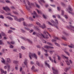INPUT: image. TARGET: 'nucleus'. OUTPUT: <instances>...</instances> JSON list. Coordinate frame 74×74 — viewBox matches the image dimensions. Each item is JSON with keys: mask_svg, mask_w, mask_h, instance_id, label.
I'll use <instances>...</instances> for the list:
<instances>
[{"mask_svg": "<svg viewBox=\"0 0 74 74\" xmlns=\"http://www.w3.org/2000/svg\"><path fill=\"white\" fill-rule=\"evenodd\" d=\"M23 63L24 64H25V65H26V64H27V60H25V61Z\"/></svg>", "mask_w": 74, "mask_h": 74, "instance_id": "aec40b11", "label": "nucleus"}, {"mask_svg": "<svg viewBox=\"0 0 74 74\" xmlns=\"http://www.w3.org/2000/svg\"><path fill=\"white\" fill-rule=\"evenodd\" d=\"M55 22L56 23V25H58V20L57 19H55Z\"/></svg>", "mask_w": 74, "mask_h": 74, "instance_id": "bb28decb", "label": "nucleus"}, {"mask_svg": "<svg viewBox=\"0 0 74 74\" xmlns=\"http://www.w3.org/2000/svg\"><path fill=\"white\" fill-rule=\"evenodd\" d=\"M21 38L23 40H27V41H28V42H29V43H30V44H32L33 43V42H32V41L30 40V39H26V38H24L23 37H22Z\"/></svg>", "mask_w": 74, "mask_h": 74, "instance_id": "7ed1b4c3", "label": "nucleus"}, {"mask_svg": "<svg viewBox=\"0 0 74 74\" xmlns=\"http://www.w3.org/2000/svg\"><path fill=\"white\" fill-rule=\"evenodd\" d=\"M0 70L1 73H3V74H7L6 71H4V70H3L2 69H0Z\"/></svg>", "mask_w": 74, "mask_h": 74, "instance_id": "0eeeda50", "label": "nucleus"}, {"mask_svg": "<svg viewBox=\"0 0 74 74\" xmlns=\"http://www.w3.org/2000/svg\"><path fill=\"white\" fill-rule=\"evenodd\" d=\"M6 18H8V19H9L10 20V21H12L13 20V19L11 18V17H10V16H7L6 17Z\"/></svg>", "mask_w": 74, "mask_h": 74, "instance_id": "dca6fc26", "label": "nucleus"}, {"mask_svg": "<svg viewBox=\"0 0 74 74\" xmlns=\"http://www.w3.org/2000/svg\"><path fill=\"white\" fill-rule=\"evenodd\" d=\"M51 22H52V23H53V24H54V23H55V21L52 20H51Z\"/></svg>", "mask_w": 74, "mask_h": 74, "instance_id": "09e8293b", "label": "nucleus"}, {"mask_svg": "<svg viewBox=\"0 0 74 74\" xmlns=\"http://www.w3.org/2000/svg\"><path fill=\"white\" fill-rule=\"evenodd\" d=\"M55 44L56 45H57V46H58V47H60V46L59 45V44H58L57 43H55Z\"/></svg>", "mask_w": 74, "mask_h": 74, "instance_id": "393cba45", "label": "nucleus"}, {"mask_svg": "<svg viewBox=\"0 0 74 74\" xmlns=\"http://www.w3.org/2000/svg\"><path fill=\"white\" fill-rule=\"evenodd\" d=\"M54 59L53 62L54 63H56V59H55V57H53Z\"/></svg>", "mask_w": 74, "mask_h": 74, "instance_id": "b1692460", "label": "nucleus"}, {"mask_svg": "<svg viewBox=\"0 0 74 74\" xmlns=\"http://www.w3.org/2000/svg\"><path fill=\"white\" fill-rule=\"evenodd\" d=\"M52 70L53 71V73L54 74H58V71L57 70L55 69L52 67Z\"/></svg>", "mask_w": 74, "mask_h": 74, "instance_id": "20e7f679", "label": "nucleus"}, {"mask_svg": "<svg viewBox=\"0 0 74 74\" xmlns=\"http://www.w3.org/2000/svg\"><path fill=\"white\" fill-rule=\"evenodd\" d=\"M12 16H13V17H14V19L15 20V21H18L19 20V19H18L17 18V17L16 16H14V15H12Z\"/></svg>", "mask_w": 74, "mask_h": 74, "instance_id": "4468645a", "label": "nucleus"}, {"mask_svg": "<svg viewBox=\"0 0 74 74\" xmlns=\"http://www.w3.org/2000/svg\"><path fill=\"white\" fill-rule=\"evenodd\" d=\"M58 56V60H60L61 58H60V57L59 56Z\"/></svg>", "mask_w": 74, "mask_h": 74, "instance_id": "0e129e2a", "label": "nucleus"}, {"mask_svg": "<svg viewBox=\"0 0 74 74\" xmlns=\"http://www.w3.org/2000/svg\"><path fill=\"white\" fill-rule=\"evenodd\" d=\"M61 4L63 6V7H66V5H65L63 3L61 2Z\"/></svg>", "mask_w": 74, "mask_h": 74, "instance_id": "5701e85b", "label": "nucleus"}, {"mask_svg": "<svg viewBox=\"0 0 74 74\" xmlns=\"http://www.w3.org/2000/svg\"><path fill=\"white\" fill-rule=\"evenodd\" d=\"M21 31L22 33H26V31L24 30L23 29H21Z\"/></svg>", "mask_w": 74, "mask_h": 74, "instance_id": "a878e982", "label": "nucleus"}, {"mask_svg": "<svg viewBox=\"0 0 74 74\" xmlns=\"http://www.w3.org/2000/svg\"><path fill=\"white\" fill-rule=\"evenodd\" d=\"M11 8L13 10H14V9H15V8L13 6H12L11 7Z\"/></svg>", "mask_w": 74, "mask_h": 74, "instance_id": "774afa93", "label": "nucleus"}, {"mask_svg": "<svg viewBox=\"0 0 74 74\" xmlns=\"http://www.w3.org/2000/svg\"><path fill=\"white\" fill-rule=\"evenodd\" d=\"M34 14L36 16H37V13H36V12L34 11Z\"/></svg>", "mask_w": 74, "mask_h": 74, "instance_id": "cd10ccee", "label": "nucleus"}, {"mask_svg": "<svg viewBox=\"0 0 74 74\" xmlns=\"http://www.w3.org/2000/svg\"><path fill=\"white\" fill-rule=\"evenodd\" d=\"M42 48V49H43L44 50L45 52H46V53H47V50H45L44 49V48Z\"/></svg>", "mask_w": 74, "mask_h": 74, "instance_id": "864d4df0", "label": "nucleus"}, {"mask_svg": "<svg viewBox=\"0 0 74 74\" xmlns=\"http://www.w3.org/2000/svg\"><path fill=\"white\" fill-rule=\"evenodd\" d=\"M3 44L4 43H3V42L2 41L0 40V44L1 45L2 44Z\"/></svg>", "mask_w": 74, "mask_h": 74, "instance_id": "a19ab883", "label": "nucleus"}, {"mask_svg": "<svg viewBox=\"0 0 74 74\" xmlns=\"http://www.w3.org/2000/svg\"><path fill=\"white\" fill-rule=\"evenodd\" d=\"M64 58H65V59H66V60H68V57H66V56H64L63 57Z\"/></svg>", "mask_w": 74, "mask_h": 74, "instance_id": "37998d69", "label": "nucleus"}, {"mask_svg": "<svg viewBox=\"0 0 74 74\" xmlns=\"http://www.w3.org/2000/svg\"><path fill=\"white\" fill-rule=\"evenodd\" d=\"M6 3H10V4L11 3V2L9 1H6Z\"/></svg>", "mask_w": 74, "mask_h": 74, "instance_id": "4c0bfd02", "label": "nucleus"}, {"mask_svg": "<svg viewBox=\"0 0 74 74\" xmlns=\"http://www.w3.org/2000/svg\"><path fill=\"white\" fill-rule=\"evenodd\" d=\"M40 36H41V37H42L43 38H45V36H44V35H43L42 34H40Z\"/></svg>", "mask_w": 74, "mask_h": 74, "instance_id": "58836bf2", "label": "nucleus"}, {"mask_svg": "<svg viewBox=\"0 0 74 74\" xmlns=\"http://www.w3.org/2000/svg\"><path fill=\"white\" fill-rule=\"evenodd\" d=\"M24 3V4L25 5V6L26 8V9L27 10H28L29 11H31V10H30V8H31V6H32L34 5V4L33 3H32L30 2H29V1H27V4H28V5H29V6L28 7L27 6V5L26 4V3L25 2V0H24L23 1Z\"/></svg>", "mask_w": 74, "mask_h": 74, "instance_id": "f257e3e1", "label": "nucleus"}, {"mask_svg": "<svg viewBox=\"0 0 74 74\" xmlns=\"http://www.w3.org/2000/svg\"><path fill=\"white\" fill-rule=\"evenodd\" d=\"M0 18H1V19H4V18L3 17V16L1 15L0 16Z\"/></svg>", "mask_w": 74, "mask_h": 74, "instance_id": "5fc2aeb1", "label": "nucleus"}, {"mask_svg": "<svg viewBox=\"0 0 74 74\" xmlns=\"http://www.w3.org/2000/svg\"><path fill=\"white\" fill-rule=\"evenodd\" d=\"M44 48H47V49H49V48L50 49H53V48H54L53 47L49 46H45L44 47Z\"/></svg>", "mask_w": 74, "mask_h": 74, "instance_id": "39448f33", "label": "nucleus"}, {"mask_svg": "<svg viewBox=\"0 0 74 74\" xmlns=\"http://www.w3.org/2000/svg\"><path fill=\"white\" fill-rule=\"evenodd\" d=\"M3 59V60H2L1 62L3 63H5V60H4L3 59Z\"/></svg>", "mask_w": 74, "mask_h": 74, "instance_id": "603ef678", "label": "nucleus"}, {"mask_svg": "<svg viewBox=\"0 0 74 74\" xmlns=\"http://www.w3.org/2000/svg\"><path fill=\"white\" fill-rule=\"evenodd\" d=\"M24 28L25 29V30H30V29L29 28H27L26 27H25Z\"/></svg>", "mask_w": 74, "mask_h": 74, "instance_id": "13d9d810", "label": "nucleus"}, {"mask_svg": "<svg viewBox=\"0 0 74 74\" xmlns=\"http://www.w3.org/2000/svg\"><path fill=\"white\" fill-rule=\"evenodd\" d=\"M1 34H2L3 36H5V34L3 32L1 33Z\"/></svg>", "mask_w": 74, "mask_h": 74, "instance_id": "79ce46f5", "label": "nucleus"}, {"mask_svg": "<svg viewBox=\"0 0 74 74\" xmlns=\"http://www.w3.org/2000/svg\"><path fill=\"white\" fill-rule=\"evenodd\" d=\"M23 23V25L24 26H29V24H27V23H26L24 22Z\"/></svg>", "mask_w": 74, "mask_h": 74, "instance_id": "2eb2a0df", "label": "nucleus"}, {"mask_svg": "<svg viewBox=\"0 0 74 74\" xmlns=\"http://www.w3.org/2000/svg\"><path fill=\"white\" fill-rule=\"evenodd\" d=\"M29 19L30 20H31V21H33V18L32 17H30L29 18Z\"/></svg>", "mask_w": 74, "mask_h": 74, "instance_id": "4d7b16f0", "label": "nucleus"}, {"mask_svg": "<svg viewBox=\"0 0 74 74\" xmlns=\"http://www.w3.org/2000/svg\"><path fill=\"white\" fill-rule=\"evenodd\" d=\"M71 45H72V46H68L69 47V48H73V47H74V45H73V44H71Z\"/></svg>", "mask_w": 74, "mask_h": 74, "instance_id": "72a5a7b5", "label": "nucleus"}, {"mask_svg": "<svg viewBox=\"0 0 74 74\" xmlns=\"http://www.w3.org/2000/svg\"><path fill=\"white\" fill-rule=\"evenodd\" d=\"M64 52L66 53V54H67V55H68V56H69L70 55L69 54V53H68V52L66 51H64Z\"/></svg>", "mask_w": 74, "mask_h": 74, "instance_id": "c85d7f7f", "label": "nucleus"}, {"mask_svg": "<svg viewBox=\"0 0 74 74\" xmlns=\"http://www.w3.org/2000/svg\"><path fill=\"white\" fill-rule=\"evenodd\" d=\"M29 56H36V53H32L30 52H29Z\"/></svg>", "mask_w": 74, "mask_h": 74, "instance_id": "9b49d317", "label": "nucleus"}, {"mask_svg": "<svg viewBox=\"0 0 74 74\" xmlns=\"http://www.w3.org/2000/svg\"><path fill=\"white\" fill-rule=\"evenodd\" d=\"M36 6L37 7H38V8H40V6L39 5H38V4L36 3Z\"/></svg>", "mask_w": 74, "mask_h": 74, "instance_id": "a18cd8bd", "label": "nucleus"}, {"mask_svg": "<svg viewBox=\"0 0 74 74\" xmlns=\"http://www.w3.org/2000/svg\"><path fill=\"white\" fill-rule=\"evenodd\" d=\"M10 48H14V46L12 45H10Z\"/></svg>", "mask_w": 74, "mask_h": 74, "instance_id": "ea45409f", "label": "nucleus"}, {"mask_svg": "<svg viewBox=\"0 0 74 74\" xmlns=\"http://www.w3.org/2000/svg\"><path fill=\"white\" fill-rule=\"evenodd\" d=\"M62 11V15H64V11L63 10H61Z\"/></svg>", "mask_w": 74, "mask_h": 74, "instance_id": "49530a36", "label": "nucleus"}, {"mask_svg": "<svg viewBox=\"0 0 74 74\" xmlns=\"http://www.w3.org/2000/svg\"><path fill=\"white\" fill-rule=\"evenodd\" d=\"M24 19L23 18H20V19H18V21L20 22H21V21H24Z\"/></svg>", "mask_w": 74, "mask_h": 74, "instance_id": "6ab92c4d", "label": "nucleus"}, {"mask_svg": "<svg viewBox=\"0 0 74 74\" xmlns=\"http://www.w3.org/2000/svg\"><path fill=\"white\" fill-rule=\"evenodd\" d=\"M7 62L8 63H10L11 62V60L10 58H6Z\"/></svg>", "mask_w": 74, "mask_h": 74, "instance_id": "9d476101", "label": "nucleus"}, {"mask_svg": "<svg viewBox=\"0 0 74 74\" xmlns=\"http://www.w3.org/2000/svg\"><path fill=\"white\" fill-rule=\"evenodd\" d=\"M68 70V69H67V68H65V69L64 70L65 71V72H66Z\"/></svg>", "mask_w": 74, "mask_h": 74, "instance_id": "e2e57ef3", "label": "nucleus"}, {"mask_svg": "<svg viewBox=\"0 0 74 74\" xmlns=\"http://www.w3.org/2000/svg\"><path fill=\"white\" fill-rule=\"evenodd\" d=\"M37 12L38 13V14H42V12H41V11H39L38 10V9H37Z\"/></svg>", "mask_w": 74, "mask_h": 74, "instance_id": "4be33fe9", "label": "nucleus"}, {"mask_svg": "<svg viewBox=\"0 0 74 74\" xmlns=\"http://www.w3.org/2000/svg\"><path fill=\"white\" fill-rule=\"evenodd\" d=\"M55 52V51H49L50 53V54H52L53 53V52Z\"/></svg>", "mask_w": 74, "mask_h": 74, "instance_id": "7c9ffc66", "label": "nucleus"}, {"mask_svg": "<svg viewBox=\"0 0 74 74\" xmlns=\"http://www.w3.org/2000/svg\"><path fill=\"white\" fill-rule=\"evenodd\" d=\"M48 23L50 25H51L52 26H54V24H52V23H51L50 22H48Z\"/></svg>", "mask_w": 74, "mask_h": 74, "instance_id": "c756f323", "label": "nucleus"}, {"mask_svg": "<svg viewBox=\"0 0 74 74\" xmlns=\"http://www.w3.org/2000/svg\"><path fill=\"white\" fill-rule=\"evenodd\" d=\"M3 10H4L6 11H7V10L8 11H10V9L9 8L7 7H5V8L4 7H3Z\"/></svg>", "mask_w": 74, "mask_h": 74, "instance_id": "423d86ee", "label": "nucleus"}, {"mask_svg": "<svg viewBox=\"0 0 74 74\" xmlns=\"http://www.w3.org/2000/svg\"><path fill=\"white\" fill-rule=\"evenodd\" d=\"M29 25L30 27H32V26H33V25L32 24H31Z\"/></svg>", "mask_w": 74, "mask_h": 74, "instance_id": "338daca9", "label": "nucleus"}, {"mask_svg": "<svg viewBox=\"0 0 74 74\" xmlns=\"http://www.w3.org/2000/svg\"><path fill=\"white\" fill-rule=\"evenodd\" d=\"M8 70H10V65H8Z\"/></svg>", "mask_w": 74, "mask_h": 74, "instance_id": "c9c22d12", "label": "nucleus"}, {"mask_svg": "<svg viewBox=\"0 0 74 74\" xmlns=\"http://www.w3.org/2000/svg\"><path fill=\"white\" fill-rule=\"evenodd\" d=\"M47 29L49 31V32H52V29L50 28H48Z\"/></svg>", "mask_w": 74, "mask_h": 74, "instance_id": "e433bc0d", "label": "nucleus"}, {"mask_svg": "<svg viewBox=\"0 0 74 74\" xmlns=\"http://www.w3.org/2000/svg\"><path fill=\"white\" fill-rule=\"evenodd\" d=\"M69 27L71 28H72V29H74V27L72 26L71 25H70Z\"/></svg>", "mask_w": 74, "mask_h": 74, "instance_id": "de8ad7c7", "label": "nucleus"}, {"mask_svg": "<svg viewBox=\"0 0 74 74\" xmlns=\"http://www.w3.org/2000/svg\"><path fill=\"white\" fill-rule=\"evenodd\" d=\"M47 44H48V45H49L52 46V45L51 43H49V42H47Z\"/></svg>", "mask_w": 74, "mask_h": 74, "instance_id": "473e14b6", "label": "nucleus"}, {"mask_svg": "<svg viewBox=\"0 0 74 74\" xmlns=\"http://www.w3.org/2000/svg\"><path fill=\"white\" fill-rule=\"evenodd\" d=\"M62 39H63V40H66V38L64 36H63L62 37Z\"/></svg>", "mask_w": 74, "mask_h": 74, "instance_id": "c03bdc74", "label": "nucleus"}, {"mask_svg": "<svg viewBox=\"0 0 74 74\" xmlns=\"http://www.w3.org/2000/svg\"><path fill=\"white\" fill-rule=\"evenodd\" d=\"M33 57L34 58H35V59H37V56H29V58L30 59V60H32V57H33Z\"/></svg>", "mask_w": 74, "mask_h": 74, "instance_id": "f8f14e48", "label": "nucleus"}, {"mask_svg": "<svg viewBox=\"0 0 74 74\" xmlns=\"http://www.w3.org/2000/svg\"><path fill=\"white\" fill-rule=\"evenodd\" d=\"M46 32L47 33V34H49V36L50 37H51V35L49 34L48 32Z\"/></svg>", "mask_w": 74, "mask_h": 74, "instance_id": "3c124183", "label": "nucleus"}, {"mask_svg": "<svg viewBox=\"0 0 74 74\" xmlns=\"http://www.w3.org/2000/svg\"><path fill=\"white\" fill-rule=\"evenodd\" d=\"M45 65L47 66V67L49 68H50V65H49V64L47 63V61H45Z\"/></svg>", "mask_w": 74, "mask_h": 74, "instance_id": "ddd939ff", "label": "nucleus"}, {"mask_svg": "<svg viewBox=\"0 0 74 74\" xmlns=\"http://www.w3.org/2000/svg\"><path fill=\"white\" fill-rule=\"evenodd\" d=\"M47 32V31H44L43 32V34H44V36H45L46 38H48V36L46 34L47 32Z\"/></svg>", "mask_w": 74, "mask_h": 74, "instance_id": "1a4fd4ad", "label": "nucleus"}, {"mask_svg": "<svg viewBox=\"0 0 74 74\" xmlns=\"http://www.w3.org/2000/svg\"><path fill=\"white\" fill-rule=\"evenodd\" d=\"M11 43L12 44H15V42H14L12 41L11 42Z\"/></svg>", "mask_w": 74, "mask_h": 74, "instance_id": "052dcab7", "label": "nucleus"}, {"mask_svg": "<svg viewBox=\"0 0 74 74\" xmlns=\"http://www.w3.org/2000/svg\"><path fill=\"white\" fill-rule=\"evenodd\" d=\"M69 61L70 63L68 61H66L67 64L68 65H70V63H72V61L71 60H69Z\"/></svg>", "mask_w": 74, "mask_h": 74, "instance_id": "6e6552de", "label": "nucleus"}, {"mask_svg": "<svg viewBox=\"0 0 74 74\" xmlns=\"http://www.w3.org/2000/svg\"><path fill=\"white\" fill-rule=\"evenodd\" d=\"M36 25H38L40 27L42 28L43 29H45V28L46 27L45 26V24H44L43 26H42L41 24H40V23L38 22H36Z\"/></svg>", "mask_w": 74, "mask_h": 74, "instance_id": "f03ea898", "label": "nucleus"}, {"mask_svg": "<svg viewBox=\"0 0 74 74\" xmlns=\"http://www.w3.org/2000/svg\"><path fill=\"white\" fill-rule=\"evenodd\" d=\"M54 38H55V39H56V40H59V38H58L57 37H55Z\"/></svg>", "mask_w": 74, "mask_h": 74, "instance_id": "bf43d9fd", "label": "nucleus"}, {"mask_svg": "<svg viewBox=\"0 0 74 74\" xmlns=\"http://www.w3.org/2000/svg\"><path fill=\"white\" fill-rule=\"evenodd\" d=\"M12 31L11 30H9L8 32V33H9V34H11V33H12Z\"/></svg>", "mask_w": 74, "mask_h": 74, "instance_id": "2f4dec72", "label": "nucleus"}, {"mask_svg": "<svg viewBox=\"0 0 74 74\" xmlns=\"http://www.w3.org/2000/svg\"><path fill=\"white\" fill-rule=\"evenodd\" d=\"M13 12L14 13V14H16V15H18V13L16 12L13 11Z\"/></svg>", "mask_w": 74, "mask_h": 74, "instance_id": "f704fd0d", "label": "nucleus"}, {"mask_svg": "<svg viewBox=\"0 0 74 74\" xmlns=\"http://www.w3.org/2000/svg\"><path fill=\"white\" fill-rule=\"evenodd\" d=\"M43 18H44V19H46L47 18L46 16H45V15L44 14H43Z\"/></svg>", "mask_w": 74, "mask_h": 74, "instance_id": "8fccbe9b", "label": "nucleus"}, {"mask_svg": "<svg viewBox=\"0 0 74 74\" xmlns=\"http://www.w3.org/2000/svg\"><path fill=\"white\" fill-rule=\"evenodd\" d=\"M34 69V66H33L32 68H31L32 70H33Z\"/></svg>", "mask_w": 74, "mask_h": 74, "instance_id": "680f3d73", "label": "nucleus"}, {"mask_svg": "<svg viewBox=\"0 0 74 74\" xmlns=\"http://www.w3.org/2000/svg\"><path fill=\"white\" fill-rule=\"evenodd\" d=\"M13 63H14V64H16L18 63V61L16 60H14L13 61Z\"/></svg>", "mask_w": 74, "mask_h": 74, "instance_id": "f3484780", "label": "nucleus"}, {"mask_svg": "<svg viewBox=\"0 0 74 74\" xmlns=\"http://www.w3.org/2000/svg\"><path fill=\"white\" fill-rule=\"evenodd\" d=\"M40 1H41V2L43 3H45V1H44V0H40Z\"/></svg>", "mask_w": 74, "mask_h": 74, "instance_id": "6e6d98bb", "label": "nucleus"}, {"mask_svg": "<svg viewBox=\"0 0 74 74\" xmlns=\"http://www.w3.org/2000/svg\"><path fill=\"white\" fill-rule=\"evenodd\" d=\"M21 48L23 49H25V48L24 47L22 46L21 47Z\"/></svg>", "mask_w": 74, "mask_h": 74, "instance_id": "69168bd1", "label": "nucleus"}, {"mask_svg": "<svg viewBox=\"0 0 74 74\" xmlns=\"http://www.w3.org/2000/svg\"><path fill=\"white\" fill-rule=\"evenodd\" d=\"M36 64L37 65H38V66L39 67L40 66V63H39V62H38V61H36Z\"/></svg>", "mask_w": 74, "mask_h": 74, "instance_id": "412c9836", "label": "nucleus"}, {"mask_svg": "<svg viewBox=\"0 0 74 74\" xmlns=\"http://www.w3.org/2000/svg\"><path fill=\"white\" fill-rule=\"evenodd\" d=\"M69 9L70 11H73V9H72L70 6H69Z\"/></svg>", "mask_w": 74, "mask_h": 74, "instance_id": "a211bd4d", "label": "nucleus"}]
</instances>
